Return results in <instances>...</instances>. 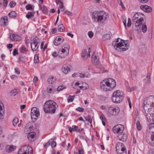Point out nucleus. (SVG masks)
Here are the masks:
<instances>
[{
    "mask_svg": "<svg viewBox=\"0 0 154 154\" xmlns=\"http://www.w3.org/2000/svg\"><path fill=\"white\" fill-rule=\"evenodd\" d=\"M18 52L17 50L16 49H15L13 51V54L14 56H15L16 55L18 54Z\"/></svg>",
    "mask_w": 154,
    "mask_h": 154,
    "instance_id": "bf43d9fd",
    "label": "nucleus"
},
{
    "mask_svg": "<svg viewBox=\"0 0 154 154\" xmlns=\"http://www.w3.org/2000/svg\"><path fill=\"white\" fill-rule=\"evenodd\" d=\"M56 79L52 76H50L48 79V81L49 84H53L55 83L56 81Z\"/></svg>",
    "mask_w": 154,
    "mask_h": 154,
    "instance_id": "7c9ffc66",
    "label": "nucleus"
},
{
    "mask_svg": "<svg viewBox=\"0 0 154 154\" xmlns=\"http://www.w3.org/2000/svg\"><path fill=\"white\" fill-rule=\"evenodd\" d=\"M58 2H59L61 4V5L59 6V8L61 10V11H63L65 9V8L63 5V2H61L60 1H59Z\"/></svg>",
    "mask_w": 154,
    "mask_h": 154,
    "instance_id": "4c0bfd02",
    "label": "nucleus"
},
{
    "mask_svg": "<svg viewBox=\"0 0 154 154\" xmlns=\"http://www.w3.org/2000/svg\"><path fill=\"white\" fill-rule=\"evenodd\" d=\"M143 15L140 13H135L133 17V20L134 22H136L135 29L138 30L140 29V26L143 21L144 20L142 16Z\"/></svg>",
    "mask_w": 154,
    "mask_h": 154,
    "instance_id": "39448f33",
    "label": "nucleus"
},
{
    "mask_svg": "<svg viewBox=\"0 0 154 154\" xmlns=\"http://www.w3.org/2000/svg\"><path fill=\"white\" fill-rule=\"evenodd\" d=\"M20 51L21 53H24L28 51L27 48L24 46H22L20 48Z\"/></svg>",
    "mask_w": 154,
    "mask_h": 154,
    "instance_id": "e433bc0d",
    "label": "nucleus"
},
{
    "mask_svg": "<svg viewBox=\"0 0 154 154\" xmlns=\"http://www.w3.org/2000/svg\"><path fill=\"white\" fill-rule=\"evenodd\" d=\"M132 75H133L134 76L133 77L132 79L133 80L135 79H136V76L137 74V72L134 71L132 72L131 73Z\"/></svg>",
    "mask_w": 154,
    "mask_h": 154,
    "instance_id": "6e6d98bb",
    "label": "nucleus"
},
{
    "mask_svg": "<svg viewBox=\"0 0 154 154\" xmlns=\"http://www.w3.org/2000/svg\"><path fill=\"white\" fill-rule=\"evenodd\" d=\"M69 131L72 132V131L76 132H80V129H78V127L76 125L72 126V127H69Z\"/></svg>",
    "mask_w": 154,
    "mask_h": 154,
    "instance_id": "c756f323",
    "label": "nucleus"
},
{
    "mask_svg": "<svg viewBox=\"0 0 154 154\" xmlns=\"http://www.w3.org/2000/svg\"><path fill=\"white\" fill-rule=\"evenodd\" d=\"M38 78L37 77H35L33 80V82L34 83H36V82L38 81Z\"/></svg>",
    "mask_w": 154,
    "mask_h": 154,
    "instance_id": "774afa93",
    "label": "nucleus"
},
{
    "mask_svg": "<svg viewBox=\"0 0 154 154\" xmlns=\"http://www.w3.org/2000/svg\"><path fill=\"white\" fill-rule=\"evenodd\" d=\"M40 115L39 112L37 108L33 107L31 109V116L32 119H37Z\"/></svg>",
    "mask_w": 154,
    "mask_h": 154,
    "instance_id": "4468645a",
    "label": "nucleus"
},
{
    "mask_svg": "<svg viewBox=\"0 0 154 154\" xmlns=\"http://www.w3.org/2000/svg\"><path fill=\"white\" fill-rule=\"evenodd\" d=\"M52 56L54 57H56L57 56H58L59 57L58 51L57 53L56 52H54L52 54Z\"/></svg>",
    "mask_w": 154,
    "mask_h": 154,
    "instance_id": "13d9d810",
    "label": "nucleus"
},
{
    "mask_svg": "<svg viewBox=\"0 0 154 154\" xmlns=\"http://www.w3.org/2000/svg\"><path fill=\"white\" fill-rule=\"evenodd\" d=\"M120 111V109L118 106L113 107L111 106H107V114L109 116H117Z\"/></svg>",
    "mask_w": 154,
    "mask_h": 154,
    "instance_id": "6e6552de",
    "label": "nucleus"
},
{
    "mask_svg": "<svg viewBox=\"0 0 154 154\" xmlns=\"http://www.w3.org/2000/svg\"><path fill=\"white\" fill-rule=\"evenodd\" d=\"M8 15L10 17H14L16 16L17 14L15 11H12L9 13Z\"/></svg>",
    "mask_w": 154,
    "mask_h": 154,
    "instance_id": "f704fd0d",
    "label": "nucleus"
},
{
    "mask_svg": "<svg viewBox=\"0 0 154 154\" xmlns=\"http://www.w3.org/2000/svg\"><path fill=\"white\" fill-rule=\"evenodd\" d=\"M146 140L149 143L152 142L154 143V133L148 134L146 136Z\"/></svg>",
    "mask_w": 154,
    "mask_h": 154,
    "instance_id": "aec40b11",
    "label": "nucleus"
},
{
    "mask_svg": "<svg viewBox=\"0 0 154 154\" xmlns=\"http://www.w3.org/2000/svg\"><path fill=\"white\" fill-rule=\"evenodd\" d=\"M148 154H154V150L153 149H150L149 150Z\"/></svg>",
    "mask_w": 154,
    "mask_h": 154,
    "instance_id": "680f3d73",
    "label": "nucleus"
},
{
    "mask_svg": "<svg viewBox=\"0 0 154 154\" xmlns=\"http://www.w3.org/2000/svg\"><path fill=\"white\" fill-rule=\"evenodd\" d=\"M36 134L35 132L32 131L29 132L27 135V137L29 140L32 142L34 141L35 139V137Z\"/></svg>",
    "mask_w": 154,
    "mask_h": 154,
    "instance_id": "412c9836",
    "label": "nucleus"
},
{
    "mask_svg": "<svg viewBox=\"0 0 154 154\" xmlns=\"http://www.w3.org/2000/svg\"><path fill=\"white\" fill-rule=\"evenodd\" d=\"M88 34L89 37L90 38H92L94 36V33L91 31H89L88 32Z\"/></svg>",
    "mask_w": 154,
    "mask_h": 154,
    "instance_id": "603ef678",
    "label": "nucleus"
},
{
    "mask_svg": "<svg viewBox=\"0 0 154 154\" xmlns=\"http://www.w3.org/2000/svg\"><path fill=\"white\" fill-rule=\"evenodd\" d=\"M71 67V66L69 64L64 65L62 68V71L64 73L67 74L70 72Z\"/></svg>",
    "mask_w": 154,
    "mask_h": 154,
    "instance_id": "6ab92c4d",
    "label": "nucleus"
},
{
    "mask_svg": "<svg viewBox=\"0 0 154 154\" xmlns=\"http://www.w3.org/2000/svg\"><path fill=\"white\" fill-rule=\"evenodd\" d=\"M124 129V126L119 124L115 126L112 128V131L114 133L117 134L123 132Z\"/></svg>",
    "mask_w": 154,
    "mask_h": 154,
    "instance_id": "2eb2a0df",
    "label": "nucleus"
},
{
    "mask_svg": "<svg viewBox=\"0 0 154 154\" xmlns=\"http://www.w3.org/2000/svg\"><path fill=\"white\" fill-rule=\"evenodd\" d=\"M16 148V146H14L7 145L6 147V150L8 152H10L14 150Z\"/></svg>",
    "mask_w": 154,
    "mask_h": 154,
    "instance_id": "393cba45",
    "label": "nucleus"
},
{
    "mask_svg": "<svg viewBox=\"0 0 154 154\" xmlns=\"http://www.w3.org/2000/svg\"><path fill=\"white\" fill-rule=\"evenodd\" d=\"M8 21V17L7 16H5L3 17H2L0 20L1 24L3 26L6 25Z\"/></svg>",
    "mask_w": 154,
    "mask_h": 154,
    "instance_id": "bb28decb",
    "label": "nucleus"
},
{
    "mask_svg": "<svg viewBox=\"0 0 154 154\" xmlns=\"http://www.w3.org/2000/svg\"><path fill=\"white\" fill-rule=\"evenodd\" d=\"M92 18L95 22L103 23L107 19V14L104 11H95L92 13Z\"/></svg>",
    "mask_w": 154,
    "mask_h": 154,
    "instance_id": "7ed1b4c3",
    "label": "nucleus"
},
{
    "mask_svg": "<svg viewBox=\"0 0 154 154\" xmlns=\"http://www.w3.org/2000/svg\"><path fill=\"white\" fill-rule=\"evenodd\" d=\"M136 126L137 129L138 131H140L141 129V127L139 121H137L136 123Z\"/></svg>",
    "mask_w": 154,
    "mask_h": 154,
    "instance_id": "ea45409f",
    "label": "nucleus"
},
{
    "mask_svg": "<svg viewBox=\"0 0 154 154\" xmlns=\"http://www.w3.org/2000/svg\"><path fill=\"white\" fill-rule=\"evenodd\" d=\"M116 85L115 80L112 78H109L102 81L100 83V86L102 89L106 91L113 89Z\"/></svg>",
    "mask_w": 154,
    "mask_h": 154,
    "instance_id": "f257e3e1",
    "label": "nucleus"
},
{
    "mask_svg": "<svg viewBox=\"0 0 154 154\" xmlns=\"http://www.w3.org/2000/svg\"><path fill=\"white\" fill-rule=\"evenodd\" d=\"M34 62L35 63H37L39 62V58L38 55L37 54L35 55L34 57Z\"/></svg>",
    "mask_w": 154,
    "mask_h": 154,
    "instance_id": "a18cd8bd",
    "label": "nucleus"
},
{
    "mask_svg": "<svg viewBox=\"0 0 154 154\" xmlns=\"http://www.w3.org/2000/svg\"><path fill=\"white\" fill-rule=\"evenodd\" d=\"M10 93L11 96H15L18 94V92L17 90L15 89L11 91Z\"/></svg>",
    "mask_w": 154,
    "mask_h": 154,
    "instance_id": "58836bf2",
    "label": "nucleus"
},
{
    "mask_svg": "<svg viewBox=\"0 0 154 154\" xmlns=\"http://www.w3.org/2000/svg\"><path fill=\"white\" fill-rule=\"evenodd\" d=\"M144 109L151 108V106L154 107V96H150L148 97L144 102Z\"/></svg>",
    "mask_w": 154,
    "mask_h": 154,
    "instance_id": "1a4fd4ad",
    "label": "nucleus"
},
{
    "mask_svg": "<svg viewBox=\"0 0 154 154\" xmlns=\"http://www.w3.org/2000/svg\"><path fill=\"white\" fill-rule=\"evenodd\" d=\"M80 85V84L79 82H76L74 85H72L73 87L75 89H78V88H79L80 89L84 90L85 89V88L82 85Z\"/></svg>",
    "mask_w": 154,
    "mask_h": 154,
    "instance_id": "c85d7f7f",
    "label": "nucleus"
},
{
    "mask_svg": "<svg viewBox=\"0 0 154 154\" xmlns=\"http://www.w3.org/2000/svg\"><path fill=\"white\" fill-rule=\"evenodd\" d=\"M66 88V87H64L63 86H60L57 88V91H62L63 89H65Z\"/></svg>",
    "mask_w": 154,
    "mask_h": 154,
    "instance_id": "09e8293b",
    "label": "nucleus"
},
{
    "mask_svg": "<svg viewBox=\"0 0 154 154\" xmlns=\"http://www.w3.org/2000/svg\"><path fill=\"white\" fill-rule=\"evenodd\" d=\"M15 72L17 75H19L20 74V71L17 68H15Z\"/></svg>",
    "mask_w": 154,
    "mask_h": 154,
    "instance_id": "0e129e2a",
    "label": "nucleus"
},
{
    "mask_svg": "<svg viewBox=\"0 0 154 154\" xmlns=\"http://www.w3.org/2000/svg\"><path fill=\"white\" fill-rule=\"evenodd\" d=\"M76 110L78 111L82 112L84 111V109L82 107H79L76 109Z\"/></svg>",
    "mask_w": 154,
    "mask_h": 154,
    "instance_id": "052dcab7",
    "label": "nucleus"
},
{
    "mask_svg": "<svg viewBox=\"0 0 154 154\" xmlns=\"http://www.w3.org/2000/svg\"><path fill=\"white\" fill-rule=\"evenodd\" d=\"M118 139L122 142L126 141L127 139V134L123 132L119 133L117 136Z\"/></svg>",
    "mask_w": 154,
    "mask_h": 154,
    "instance_id": "dca6fc26",
    "label": "nucleus"
},
{
    "mask_svg": "<svg viewBox=\"0 0 154 154\" xmlns=\"http://www.w3.org/2000/svg\"><path fill=\"white\" fill-rule=\"evenodd\" d=\"M84 153L82 147H79V154H83Z\"/></svg>",
    "mask_w": 154,
    "mask_h": 154,
    "instance_id": "4d7b16f0",
    "label": "nucleus"
},
{
    "mask_svg": "<svg viewBox=\"0 0 154 154\" xmlns=\"http://www.w3.org/2000/svg\"><path fill=\"white\" fill-rule=\"evenodd\" d=\"M91 48H89L88 49V51L86 49L83 51L82 53V56L84 59H87L88 57H90V53L91 52Z\"/></svg>",
    "mask_w": 154,
    "mask_h": 154,
    "instance_id": "a211bd4d",
    "label": "nucleus"
},
{
    "mask_svg": "<svg viewBox=\"0 0 154 154\" xmlns=\"http://www.w3.org/2000/svg\"><path fill=\"white\" fill-rule=\"evenodd\" d=\"M110 38V36L109 34L104 35L103 36V39L104 41H106L107 40L109 39Z\"/></svg>",
    "mask_w": 154,
    "mask_h": 154,
    "instance_id": "de8ad7c7",
    "label": "nucleus"
},
{
    "mask_svg": "<svg viewBox=\"0 0 154 154\" xmlns=\"http://www.w3.org/2000/svg\"><path fill=\"white\" fill-rule=\"evenodd\" d=\"M32 125L31 122L27 124L24 128V131L26 134L28 133L29 131H32Z\"/></svg>",
    "mask_w": 154,
    "mask_h": 154,
    "instance_id": "5701e85b",
    "label": "nucleus"
},
{
    "mask_svg": "<svg viewBox=\"0 0 154 154\" xmlns=\"http://www.w3.org/2000/svg\"><path fill=\"white\" fill-rule=\"evenodd\" d=\"M16 5V3L13 1H12L10 2L9 5V6L11 8H13Z\"/></svg>",
    "mask_w": 154,
    "mask_h": 154,
    "instance_id": "3c124183",
    "label": "nucleus"
},
{
    "mask_svg": "<svg viewBox=\"0 0 154 154\" xmlns=\"http://www.w3.org/2000/svg\"><path fill=\"white\" fill-rule=\"evenodd\" d=\"M124 97L123 92L120 90H117L114 92L112 99L113 102L116 103H120Z\"/></svg>",
    "mask_w": 154,
    "mask_h": 154,
    "instance_id": "0eeeda50",
    "label": "nucleus"
},
{
    "mask_svg": "<svg viewBox=\"0 0 154 154\" xmlns=\"http://www.w3.org/2000/svg\"><path fill=\"white\" fill-rule=\"evenodd\" d=\"M54 92V90L52 88H47V92L50 94H53Z\"/></svg>",
    "mask_w": 154,
    "mask_h": 154,
    "instance_id": "8fccbe9b",
    "label": "nucleus"
},
{
    "mask_svg": "<svg viewBox=\"0 0 154 154\" xmlns=\"http://www.w3.org/2000/svg\"><path fill=\"white\" fill-rule=\"evenodd\" d=\"M64 41V38L61 36H58L56 37L54 41V44L56 46H58Z\"/></svg>",
    "mask_w": 154,
    "mask_h": 154,
    "instance_id": "f3484780",
    "label": "nucleus"
},
{
    "mask_svg": "<svg viewBox=\"0 0 154 154\" xmlns=\"http://www.w3.org/2000/svg\"><path fill=\"white\" fill-rule=\"evenodd\" d=\"M18 121V119L17 118H15L14 119L13 121V126L14 127H16L17 125V124Z\"/></svg>",
    "mask_w": 154,
    "mask_h": 154,
    "instance_id": "37998d69",
    "label": "nucleus"
},
{
    "mask_svg": "<svg viewBox=\"0 0 154 154\" xmlns=\"http://www.w3.org/2000/svg\"><path fill=\"white\" fill-rule=\"evenodd\" d=\"M57 106L56 103L53 101H47L44 105V110L46 113H54Z\"/></svg>",
    "mask_w": 154,
    "mask_h": 154,
    "instance_id": "20e7f679",
    "label": "nucleus"
},
{
    "mask_svg": "<svg viewBox=\"0 0 154 154\" xmlns=\"http://www.w3.org/2000/svg\"><path fill=\"white\" fill-rule=\"evenodd\" d=\"M86 120L88 122L90 123L91 124L92 120L91 119V117L90 116L88 115L85 117Z\"/></svg>",
    "mask_w": 154,
    "mask_h": 154,
    "instance_id": "a19ab883",
    "label": "nucleus"
},
{
    "mask_svg": "<svg viewBox=\"0 0 154 154\" xmlns=\"http://www.w3.org/2000/svg\"><path fill=\"white\" fill-rule=\"evenodd\" d=\"M120 38H118L115 40L112 43V45L115 49L120 52H123L128 49L129 47V44H128L127 41H124L121 40L119 43H117L119 41V39Z\"/></svg>",
    "mask_w": 154,
    "mask_h": 154,
    "instance_id": "f03ea898",
    "label": "nucleus"
},
{
    "mask_svg": "<svg viewBox=\"0 0 154 154\" xmlns=\"http://www.w3.org/2000/svg\"><path fill=\"white\" fill-rule=\"evenodd\" d=\"M78 75L81 78H83L85 77V75L83 74L79 73Z\"/></svg>",
    "mask_w": 154,
    "mask_h": 154,
    "instance_id": "338daca9",
    "label": "nucleus"
},
{
    "mask_svg": "<svg viewBox=\"0 0 154 154\" xmlns=\"http://www.w3.org/2000/svg\"><path fill=\"white\" fill-rule=\"evenodd\" d=\"M4 108V106L3 103L0 100V112H1V111Z\"/></svg>",
    "mask_w": 154,
    "mask_h": 154,
    "instance_id": "5fc2aeb1",
    "label": "nucleus"
},
{
    "mask_svg": "<svg viewBox=\"0 0 154 154\" xmlns=\"http://www.w3.org/2000/svg\"><path fill=\"white\" fill-rule=\"evenodd\" d=\"M144 81L146 84L149 83L150 82V75L149 74H147L146 78L144 79Z\"/></svg>",
    "mask_w": 154,
    "mask_h": 154,
    "instance_id": "72a5a7b5",
    "label": "nucleus"
},
{
    "mask_svg": "<svg viewBox=\"0 0 154 154\" xmlns=\"http://www.w3.org/2000/svg\"><path fill=\"white\" fill-rule=\"evenodd\" d=\"M142 31L144 33L147 30V27L146 25L143 24L142 25Z\"/></svg>",
    "mask_w": 154,
    "mask_h": 154,
    "instance_id": "864d4df0",
    "label": "nucleus"
},
{
    "mask_svg": "<svg viewBox=\"0 0 154 154\" xmlns=\"http://www.w3.org/2000/svg\"><path fill=\"white\" fill-rule=\"evenodd\" d=\"M40 43V40L37 37L33 39L32 42L31 43V47L32 51H35L37 50Z\"/></svg>",
    "mask_w": 154,
    "mask_h": 154,
    "instance_id": "f8f14e48",
    "label": "nucleus"
},
{
    "mask_svg": "<svg viewBox=\"0 0 154 154\" xmlns=\"http://www.w3.org/2000/svg\"><path fill=\"white\" fill-rule=\"evenodd\" d=\"M116 149L118 154H127L126 148L123 144L121 142L117 143L116 146Z\"/></svg>",
    "mask_w": 154,
    "mask_h": 154,
    "instance_id": "9b49d317",
    "label": "nucleus"
},
{
    "mask_svg": "<svg viewBox=\"0 0 154 154\" xmlns=\"http://www.w3.org/2000/svg\"><path fill=\"white\" fill-rule=\"evenodd\" d=\"M57 29L59 32H63L65 31V27L63 24H60L58 26Z\"/></svg>",
    "mask_w": 154,
    "mask_h": 154,
    "instance_id": "2f4dec72",
    "label": "nucleus"
},
{
    "mask_svg": "<svg viewBox=\"0 0 154 154\" xmlns=\"http://www.w3.org/2000/svg\"><path fill=\"white\" fill-rule=\"evenodd\" d=\"M10 37L12 41H17L20 39V37L16 34H11Z\"/></svg>",
    "mask_w": 154,
    "mask_h": 154,
    "instance_id": "b1692460",
    "label": "nucleus"
},
{
    "mask_svg": "<svg viewBox=\"0 0 154 154\" xmlns=\"http://www.w3.org/2000/svg\"><path fill=\"white\" fill-rule=\"evenodd\" d=\"M140 8L143 11L147 12H149L152 10L151 7L148 5H141Z\"/></svg>",
    "mask_w": 154,
    "mask_h": 154,
    "instance_id": "a878e982",
    "label": "nucleus"
},
{
    "mask_svg": "<svg viewBox=\"0 0 154 154\" xmlns=\"http://www.w3.org/2000/svg\"><path fill=\"white\" fill-rule=\"evenodd\" d=\"M147 131H149L148 134L154 133V123L150 124L147 129Z\"/></svg>",
    "mask_w": 154,
    "mask_h": 154,
    "instance_id": "cd10ccee",
    "label": "nucleus"
},
{
    "mask_svg": "<svg viewBox=\"0 0 154 154\" xmlns=\"http://www.w3.org/2000/svg\"><path fill=\"white\" fill-rule=\"evenodd\" d=\"M3 4L4 6H6L8 4V2L7 0H4Z\"/></svg>",
    "mask_w": 154,
    "mask_h": 154,
    "instance_id": "69168bd1",
    "label": "nucleus"
},
{
    "mask_svg": "<svg viewBox=\"0 0 154 154\" xmlns=\"http://www.w3.org/2000/svg\"><path fill=\"white\" fill-rule=\"evenodd\" d=\"M74 98V96H70L68 97L67 101L68 103L72 102Z\"/></svg>",
    "mask_w": 154,
    "mask_h": 154,
    "instance_id": "c03bdc74",
    "label": "nucleus"
},
{
    "mask_svg": "<svg viewBox=\"0 0 154 154\" xmlns=\"http://www.w3.org/2000/svg\"><path fill=\"white\" fill-rule=\"evenodd\" d=\"M19 61L20 62H22V63L24 62L25 61V60H24V58L23 57H20L19 58Z\"/></svg>",
    "mask_w": 154,
    "mask_h": 154,
    "instance_id": "e2e57ef3",
    "label": "nucleus"
},
{
    "mask_svg": "<svg viewBox=\"0 0 154 154\" xmlns=\"http://www.w3.org/2000/svg\"><path fill=\"white\" fill-rule=\"evenodd\" d=\"M125 85L127 88V91L129 92H131V90L129 86L128 82L127 81H125Z\"/></svg>",
    "mask_w": 154,
    "mask_h": 154,
    "instance_id": "79ce46f5",
    "label": "nucleus"
},
{
    "mask_svg": "<svg viewBox=\"0 0 154 154\" xmlns=\"http://www.w3.org/2000/svg\"><path fill=\"white\" fill-rule=\"evenodd\" d=\"M145 111V115L148 121L150 124L153 123L154 122V111L151 108L148 109H144Z\"/></svg>",
    "mask_w": 154,
    "mask_h": 154,
    "instance_id": "9d476101",
    "label": "nucleus"
},
{
    "mask_svg": "<svg viewBox=\"0 0 154 154\" xmlns=\"http://www.w3.org/2000/svg\"><path fill=\"white\" fill-rule=\"evenodd\" d=\"M32 148L29 146H25L19 151L18 154H32Z\"/></svg>",
    "mask_w": 154,
    "mask_h": 154,
    "instance_id": "ddd939ff",
    "label": "nucleus"
},
{
    "mask_svg": "<svg viewBox=\"0 0 154 154\" xmlns=\"http://www.w3.org/2000/svg\"><path fill=\"white\" fill-rule=\"evenodd\" d=\"M39 8L44 14H46L48 12V9L46 6L43 5L41 7L39 5Z\"/></svg>",
    "mask_w": 154,
    "mask_h": 154,
    "instance_id": "473e14b6",
    "label": "nucleus"
},
{
    "mask_svg": "<svg viewBox=\"0 0 154 154\" xmlns=\"http://www.w3.org/2000/svg\"><path fill=\"white\" fill-rule=\"evenodd\" d=\"M34 13L32 12H29L26 15V17L28 19L34 16Z\"/></svg>",
    "mask_w": 154,
    "mask_h": 154,
    "instance_id": "c9c22d12",
    "label": "nucleus"
},
{
    "mask_svg": "<svg viewBox=\"0 0 154 154\" xmlns=\"http://www.w3.org/2000/svg\"><path fill=\"white\" fill-rule=\"evenodd\" d=\"M26 8L27 10H33L34 9V6L31 5H28L26 7Z\"/></svg>",
    "mask_w": 154,
    "mask_h": 154,
    "instance_id": "49530a36",
    "label": "nucleus"
},
{
    "mask_svg": "<svg viewBox=\"0 0 154 154\" xmlns=\"http://www.w3.org/2000/svg\"><path fill=\"white\" fill-rule=\"evenodd\" d=\"M70 49L69 46L66 44L63 45L58 50L59 57L60 58H64L69 54Z\"/></svg>",
    "mask_w": 154,
    "mask_h": 154,
    "instance_id": "423d86ee",
    "label": "nucleus"
},
{
    "mask_svg": "<svg viewBox=\"0 0 154 154\" xmlns=\"http://www.w3.org/2000/svg\"><path fill=\"white\" fill-rule=\"evenodd\" d=\"M91 61L92 63L95 64H97L99 63V59L95 55V53H94L92 55Z\"/></svg>",
    "mask_w": 154,
    "mask_h": 154,
    "instance_id": "4be33fe9",
    "label": "nucleus"
}]
</instances>
